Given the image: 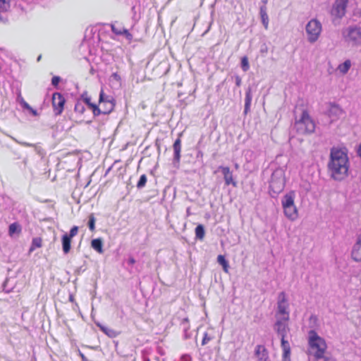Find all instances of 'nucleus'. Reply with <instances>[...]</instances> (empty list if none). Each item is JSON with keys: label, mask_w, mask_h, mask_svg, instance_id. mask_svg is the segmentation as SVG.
<instances>
[{"label": "nucleus", "mask_w": 361, "mask_h": 361, "mask_svg": "<svg viewBox=\"0 0 361 361\" xmlns=\"http://www.w3.org/2000/svg\"><path fill=\"white\" fill-rule=\"evenodd\" d=\"M349 159L347 153L339 148L332 147L328 169L331 177L335 180H342L348 176Z\"/></svg>", "instance_id": "f257e3e1"}, {"label": "nucleus", "mask_w": 361, "mask_h": 361, "mask_svg": "<svg viewBox=\"0 0 361 361\" xmlns=\"http://www.w3.org/2000/svg\"><path fill=\"white\" fill-rule=\"evenodd\" d=\"M294 116L295 121L293 126V130H295L298 134H311L314 132L315 123L307 109L296 107Z\"/></svg>", "instance_id": "f03ea898"}, {"label": "nucleus", "mask_w": 361, "mask_h": 361, "mask_svg": "<svg viewBox=\"0 0 361 361\" xmlns=\"http://www.w3.org/2000/svg\"><path fill=\"white\" fill-rule=\"evenodd\" d=\"M308 345L312 350L315 360H320L326 352L327 345L326 341L319 336L315 330L312 329L308 332Z\"/></svg>", "instance_id": "7ed1b4c3"}, {"label": "nucleus", "mask_w": 361, "mask_h": 361, "mask_svg": "<svg viewBox=\"0 0 361 361\" xmlns=\"http://www.w3.org/2000/svg\"><path fill=\"white\" fill-rule=\"evenodd\" d=\"M99 105H102V104H106L107 108H101L100 106L97 105V106L92 109L94 116H98L100 114L106 115L110 114L114 109L115 100L112 96L105 95L104 90H101L99 93Z\"/></svg>", "instance_id": "20e7f679"}, {"label": "nucleus", "mask_w": 361, "mask_h": 361, "mask_svg": "<svg viewBox=\"0 0 361 361\" xmlns=\"http://www.w3.org/2000/svg\"><path fill=\"white\" fill-rule=\"evenodd\" d=\"M342 35L348 44L356 47L361 45V27L350 25L343 30Z\"/></svg>", "instance_id": "39448f33"}, {"label": "nucleus", "mask_w": 361, "mask_h": 361, "mask_svg": "<svg viewBox=\"0 0 361 361\" xmlns=\"http://www.w3.org/2000/svg\"><path fill=\"white\" fill-rule=\"evenodd\" d=\"M284 179L281 171L274 172L269 182V192L271 196L277 195L284 188Z\"/></svg>", "instance_id": "423d86ee"}, {"label": "nucleus", "mask_w": 361, "mask_h": 361, "mask_svg": "<svg viewBox=\"0 0 361 361\" xmlns=\"http://www.w3.org/2000/svg\"><path fill=\"white\" fill-rule=\"evenodd\" d=\"M305 29L308 41L313 43L318 39L322 31V25L317 20L312 19L308 22Z\"/></svg>", "instance_id": "0eeeda50"}, {"label": "nucleus", "mask_w": 361, "mask_h": 361, "mask_svg": "<svg viewBox=\"0 0 361 361\" xmlns=\"http://www.w3.org/2000/svg\"><path fill=\"white\" fill-rule=\"evenodd\" d=\"M349 0H335L331 9L332 16L341 19L346 12V8Z\"/></svg>", "instance_id": "6e6552de"}, {"label": "nucleus", "mask_w": 361, "mask_h": 361, "mask_svg": "<svg viewBox=\"0 0 361 361\" xmlns=\"http://www.w3.org/2000/svg\"><path fill=\"white\" fill-rule=\"evenodd\" d=\"M52 106L55 115L59 116L61 114L63 110L66 99L59 92H54L52 94Z\"/></svg>", "instance_id": "1a4fd4ad"}, {"label": "nucleus", "mask_w": 361, "mask_h": 361, "mask_svg": "<svg viewBox=\"0 0 361 361\" xmlns=\"http://www.w3.org/2000/svg\"><path fill=\"white\" fill-rule=\"evenodd\" d=\"M288 305L286 298V293L281 292L279 295V300L277 302L278 313L284 315L282 318L286 320H289V312L287 311Z\"/></svg>", "instance_id": "9d476101"}, {"label": "nucleus", "mask_w": 361, "mask_h": 361, "mask_svg": "<svg viewBox=\"0 0 361 361\" xmlns=\"http://www.w3.org/2000/svg\"><path fill=\"white\" fill-rule=\"evenodd\" d=\"M288 320L281 318L278 319L274 324V329L278 334L281 338H286L288 332L289 331V327L288 324Z\"/></svg>", "instance_id": "9b49d317"}, {"label": "nucleus", "mask_w": 361, "mask_h": 361, "mask_svg": "<svg viewBox=\"0 0 361 361\" xmlns=\"http://www.w3.org/2000/svg\"><path fill=\"white\" fill-rule=\"evenodd\" d=\"M343 113L341 107L335 103L329 104V107L326 112V115L331 118V122L337 120Z\"/></svg>", "instance_id": "f8f14e48"}, {"label": "nucleus", "mask_w": 361, "mask_h": 361, "mask_svg": "<svg viewBox=\"0 0 361 361\" xmlns=\"http://www.w3.org/2000/svg\"><path fill=\"white\" fill-rule=\"evenodd\" d=\"M173 157L172 159V164L173 166L178 169L180 166V152H181V140L180 137H178L173 145Z\"/></svg>", "instance_id": "ddd939ff"}, {"label": "nucleus", "mask_w": 361, "mask_h": 361, "mask_svg": "<svg viewBox=\"0 0 361 361\" xmlns=\"http://www.w3.org/2000/svg\"><path fill=\"white\" fill-rule=\"evenodd\" d=\"M219 170L223 173L225 184L226 185H232L233 186L236 187L237 183L233 180V173L229 167L220 166L219 167Z\"/></svg>", "instance_id": "4468645a"}, {"label": "nucleus", "mask_w": 361, "mask_h": 361, "mask_svg": "<svg viewBox=\"0 0 361 361\" xmlns=\"http://www.w3.org/2000/svg\"><path fill=\"white\" fill-rule=\"evenodd\" d=\"M352 258L356 262H361V235H360L351 252Z\"/></svg>", "instance_id": "2eb2a0df"}, {"label": "nucleus", "mask_w": 361, "mask_h": 361, "mask_svg": "<svg viewBox=\"0 0 361 361\" xmlns=\"http://www.w3.org/2000/svg\"><path fill=\"white\" fill-rule=\"evenodd\" d=\"M255 354L259 360L268 361L269 360V353L264 345H257L255 350Z\"/></svg>", "instance_id": "dca6fc26"}, {"label": "nucleus", "mask_w": 361, "mask_h": 361, "mask_svg": "<svg viewBox=\"0 0 361 361\" xmlns=\"http://www.w3.org/2000/svg\"><path fill=\"white\" fill-rule=\"evenodd\" d=\"M283 209L285 216L290 221H294L298 218V214L295 205L283 207Z\"/></svg>", "instance_id": "f3484780"}, {"label": "nucleus", "mask_w": 361, "mask_h": 361, "mask_svg": "<svg viewBox=\"0 0 361 361\" xmlns=\"http://www.w3.org/2000/svg\"><path fill=\"white\" fill-rule=\"evenodd\" d=\"M295 199V192L293 191H290L286 195H285L281 200V204L283 207H292L295 205L294 204Z\"/></svg>", "instance_id": "a211bd4d"}, {"label": "nucleus", "mask_w": 361, "mask_h": 361, "mask_svg": "<svg viewBox=\"0 0 361 361\" xmlns=\"http://www.w3.org/2000/svg\"><path fill=\"white\" fill-rule=\"evenodd\" d=\"M252 99V89L248 87L245 92L244 114H247L250 111V106Z\"/></svg>", "instance_id": "6ab92c4d"}, {"label": "nucleus", "mask_w": 361, "mask_h": 361, "mask_svg": "<svg viewBox=\"0 0 361 361\" xmlns=\"http://www.w3.org/2000/svg\"><path fill=\"white\" fill-rule=\"evenodd\" d=\"M95 324L99 328V329L104 333L107 336H109V338H115L117 336L118 334L116 333V331H114V329H110V328H108L104 325H102L101 323L99 322H95Z\"/></svg>", "instance_id": "aec40b11"}, {"label": "nucleus", "mask_w": 361, "mask_h": 361, "mask_svg": "<svg viewBox=\"0 0 361 361\" xmlns=\"http://www.w3.org/2000/svg\"><path fill=\"white\" fill-rule=\"evenodd\" d=\"M62 250L64 254H68L71 247V238L67 236V233L62 235L61 238Z\"/></svg>", "instance_id": "412c9836"}, {"label": "nucleus", "mask_w": 361, "mask_h": 361, "mask_svg": "<svg viewBox=\"0 0 361 361\" xmlns=\"http://www.w3.org/2000/svg\"><path fill=\"white\" fill-rule=\"evenodd\" d=\"M259 13L262 19V23L264 26L265 29H267L269 25V17L267 13V6L265 5H262L260 6Z\"/></svg>", "instance_id": "4be33fe9"}, {"label": "nucleus", "mask_w": 361, "mask_h": 361, "mask_svg": "<svg viewBox=\"0 0 361 361\" xmlns=\"http://www.w3.org/2000/svg\"><path fill=\"white\" fill-rule=\"evenodd\" d=\"M180 325L183 326V331H184V335H183V337H184V339H189L191 338L192 336V334L191 332H188L189 329H190V324H189V319L188 318H184L181 323H180Z\"/></svg>", "instance_id": "5701e85b"}, {"label": "nucleus", "mask_w": 361, "mask_h": 361, "mask_svg": "<svg viewBox=\"0 0 361 361\" xmlns=\"http://www.w3.org/2000/svg\"><path fill=\"white\" fill-rule=\"evenodd\" d=\"M91 246L97 252L100 254L104 252L103 243L101 238L93 239L91 242Z\"/></svg>", "instance_id": "b1692460"}, {"label": "nucleus", "mask_w": 361, "mask_h": 361, "mask_svg": "<svg viewBox=\"0 0 361 361\" xmlns=\"http://www.w3.org/2000/svg\"><path fill=\"white\" fill-rule=\"evenodd\" d=\"M281 348L283 350V355L284 357L290 355V346L288 341L285 338H281Z\"/></svg>", "instance_id": "393cba45"}, {"label": "nucleus", "mask_w": 361, "mask_h": 361, "mask_svg": "<svg viewBox=\"0 0 361 361\" xmlns=\"http://www.w3.org/2000/svg\"><path fill=\"white\" fill-rule=\"evenodd\" d=\"M217 262L222 266L223 270L226 272H228L229 264L228 262L226 259L224 255H219L217 257Z\"/></svg>", "instance_id": "a878e982"}, {"label": "nucleus", "mask_w": 361, "mask_h": 361, "mask_svg": "<svg viewBox=\"0 0 361 361\" xmlns=\"http://www.w3.org/2000/svg\"><path fill=\"white\" fill-rule=\"evenodd\" d=\"M195 238L199 240H202L205 235L204 227L202 224H199L195 228Z\"/></svg>", "instance_id": "bb28decb"}, {"label": "nucleus", "mask_w": 361, "mask_h": 361, "mask_svg": "<svg viewBox=\"0 0 361 361\" xmlns=\"http://www.w3.org/2000/svg\"><path fill=\"white\" fill-rule=\"evenodd\" d=\"M351 66L350 60L345 61L343 63L340 64L338 67L339 71L343 74H346Z\"/></svg>", "instance_id": "cd10ccee"}, {"label": "nucleus", "mask_w": 361, "mask_h": 361, "mask_svg": "<svg viewBox=\"0 0 361 361\" xmlns=\"http://www.w3.org/2000/svg\"><path fill=\"white\" fill-rule=\"evenodd\" d=\"M13 284L11 283V281L8 279H6L2 284V290L6 293H11L13 290Z\"/></svg>", "instance_id": "c85d7f7f"}, {"label": "nucleus", "mask_w": 361, "mask_h": 361, "mask_svg": "<svg viewBox=\"0 0 361 361\" xmlns=\"http://www.w3.org/2000/svg\"><path fill=\"white\" fill-rule=\"evenodd\" d=\"M42 247V238L39 237H36L32 238V245L30 247V252H32L36 248H39Z\"/></svg>", "instance_id": "c756f323"}, {"label": "nucleus", "mask_w": 361, "mask_h": 361, "mask_svg": "<svg viewBox=\"0 0 361 361\" xmlns=\"http://www.w3.org/2000/svg\"><path fill=\"white\" fill-rule=\"evenodd\" d=\"M12 0H0V12H6L10 9Z\"/></svg>", "instance_id": "7c9ffc66"}, {"label": "nucleus", "mask_w": 361, "mask_h": 361, "mask_svg": "<svg viewBox=\"0 0 361 361\" xmlns=\"http://www.w3.org/2000/svg\"><path fill=\"white\" fill-rule=\"evenodd\" d=\"M240 66L244 72H247L250 69V63L247 56H244L241 58Z\"/></svg>", "instance_id": "2f4dec72"}, {"label": "nucleus", "mask_w": 361, "mask_h": 361, "mask_svg": "<svg viewBox=\"0 0 361 361\" xmlns=\"http://www.w3.org/2000/svg\"><path fill=\"white\" fill-rule=\"evenodd\" d=\"M95 221L96 219L94 216V214H90L88 217L87 226L91 231H94L95 229Z\"/></svg>", "instance_id": "473e14b6"}, {"label": "nucleus", "mask_w": 361, "mask_h": 361, "mask_svg": "<svg viewBox=\"0 0 361 361\" xmlns=\"http://www.w3.org/2000/svg\"><path fill=\"white\" fill-rule=\"evenodd\" d=\"M147 178L145 174H142L140 177L139 180L137 183V189L140 190L142 189L145 185L147 183Z\"/></svg>", "instance_id": "72a5a7b5"}, {"label": "nucleus", "mask_w": 361, "mask_h": 361, "mask_svg": "<svg viewBox=\"0 0 361 361\" xmlns=\"http://www.w3.org/2000/svg\"><path fill=\"white\" fill-rule=\"evenodd\" d=\"M74 110L75 112H78L79 114H83L85 110V106L83 105V102H82L80 100H78L75 104Z\"/></svg>", "instance_id": "f704fd0d"}, {"label": "nucleus", "mask_w": 361, "mask_h": 361, "mask_svg": "<svg viewBox=\"0 0 361 361\" xmlns=\"http://www.w3.org/2000/svg\"><path fill=\"white\" fill-rule=\"evenodd\" d=\"M20 225L18 223H13L9 226L8 232L10 235H12L15 233L20 232Z\"/></svg>", "instance_id": "c9c22d12"}, {"label": "nucleus", "mask_w": 361, "mask_h": 361, "mask_svg": "<svg viewBox=\"0 0 361 361\" xmlns=\"http://www.w3.org/2000/svg\"><path fill=\"white\" fill-rule=\"evenodd\" d=\"M78 232V227L76 226H74L70 230L69 233H67V236L70 238H72L73 237H74L77 235Z\"/></svg>", "instance_id": "e433bc0d"}, {"label": "nucleus", "mask_w": 361, "mask_h": 361, "mask_svg": "<svg viewBox=\"0 0 361 361\" xmlns=\"http://www.w3.org/2000/svg\"><path fill=\"white\" fill-rule=\"evenodd\" d=\"M81 99L82 100V102L86 104V105H87L88 104H90L91 102V98H90V97L88 96V94L86 92H83L82 94Z\"/></svg>", "instance_id": "4c0bfd02"}, {"label": "nucleus", "mask_w": 361, "mask_h": 361, "mask_svg": "<svg viewBox=\"0 0 361 361\" xmlns=\"http://www.w3.org/2000/svg\"><path fill=\"white\" fill-rule=\"evenodd\" d=\"M309 321L310 324V327H314L317 325L318 321L317 317L314 314H312L310 317Z\"/></svg>", "instance_id": "58836bf2"}, {"label": "nucleus", "mask_w": 361, "mask_h": 361, "mask_svg": "<svg viewBox=\"0 0 361 361\" xmlns=\"http://www.w3.org/2000/svg\"><path fill=\"white\" fill-rule=\"evenodd\" d=\"M111 30L112 32L116 34V35H123V28H118L114 25H111Z\"/></svg>", "instance_id": "ea45409f"}, {"label": "nucleus", "mask_w": 361, "mask_h": 361, "mask_svg": "<svg viewBox=\"0 0 361 361\" xmlns=\"http://www.w3.org/2000/svg\"><path fill=\"white\" fill-rule=\"evenodd\" d=\"M86 270V267H85V265H82V266H80L78 267H77L75 271H74V274L77 276H79L82 273H83Z\"/></svg>", "instance_id": "a19ab883"}, {"label": "nucleus", "mask_w": 361, "mask_h": 361, "mask_svg": "<svg viewBox=\"0 0 361 361\" xmlns=\"http://www.w3.org/2000/svg\"><path fill=\"white\" fill-rule=\"evenodd\" d=\"M20 106L25 109H31V106L23 99V97L19 99Z\"/></svg>", "instance_id": "79ce46f5"}, {"label": "nucleus", "mask_w": 361, "mask_h": 361, "mask_svg": "<svg viewBox=\"0 0 361 361\" xmlns=\"http://www.w3.org/2000/svg\"><path fill=\"white\" fill-rule=\"evenodd\" d=\"M212 340V338L209 336L207 332H204V336L202 341V345H206L209 341Z\"/></svg>", "instance_id": "37998d69"}, {"label": "nucleus", "mask_w": 361, "mask_h": 361, "mask_svg": "<svg viewBox=\"0 0 361 361\" xmlns=\"http://www.w3.org/2000/svg\"><path fill=\"white\" fill-rule=\"evenodd\" d=\"M232 78L234 79L235 85L237 87H240L242 84V79L240 75H234Z\"/></svg>", "instance_id": "c03bdc74"}, {"label": "nucleus", "mask_w": 361, "mask_h": 361, "mask_svg": "<svg viewBox=\"0 0 361 361\" xmlns=\"http://www.w3.org/2000/svg\"><path fill=\"white\" fill-rule=\"evenodd\" d=\"M60 81L61 78L59 76H54L51 79V85L55 87H57Z\"/></svg>", "instance_id": "a18cd8bd"}, {"label": "nucleus", "mask_w": 361, "mask_h": 361, "mask_svg": "<svg viewBox=\"0 0 361 361\" xmlns=\"http://www.w3.org/2000/svg\"><path fill=\"white\" fill-rule=\"evenodd\" d=\"M123 35H125L126 38L128 40H131L133 38V35L128 32V30L123 28Z\"/></svg>", "instance_id": "49530a36"}, {"label": "nucleus", "mask_w": 361, "mask_h": 361, "mask_svg": "<svg viewBox=\"0 0 361 361\" xmlns=\"http://www.w3.org/2000/svg\"><path fill=\"white\" fill-rule=\"evenodd\" d=\"M316 361H336V360L332 357L331 356H327L324 354V357L321 358L320 360H316Z\"/></svg>", "instance_id": "de8ad7c7"}, {"label": "nucleus", "mask_w": 361, "mask_h": 361, "mask_svg": "<svg viewBox=\"0 0 361 361\" xmlns=\"http://www.w3.org/2000/svg\"><path fill=\"white\" fill-rule=\"evenodd\" d=\"M180 360L182 361H191L192 357L189 354H184L181 356Z\"/></svg>", "instance_id": "09e8293b"}, {"label": "nucleus", "mask_w": 361, "mask_h": 361, "mask_svg": "<svg viewBox=\"0 0 361 361\" xmlns=\"http://www.w3.org/2000/svg\"><path fill=\"white\" fill-rule=\"evenodd\" d=\"M111 78L118 82H120L121 80V76L118 75V73H114L111 74Z\"/></svg>", "instance_id": "8fccbe9b"}, {"label": "nucleus", "mask_w": 361, "mask_h": 361, "mask_svg": "<svg viewBox=\"0 0 361 361\" xmlns=\"http://www.w3.org/2000/svg\"><path fill=\"white\" fill-rule=\"evenodd\" d=\"M128 265H133L135 263V259L133 257H130L127 261Z\"/></svg>", "instance_id": "3c124183"}, {"label": "nucleus", "mask_w": 361, "mask_h": 361, "mask_svg": "<svg viewBox=\"0 0 361 361\" xmlns=\"http://www.w3.org/2000/svg\"><path fill=\"white\" fill-rule=\"evenodd\" d=\"M78 355L81 357L82 361H88L87 358L84 355V354L80 350H78Z\"/></svg>", "instance_id": "603ef678"}, {"label": "nucleus", "mask_w": 361, "mask_h": 361, "mask_svg": "<svg viewBox=\"0 0 361 361\" xmlns=\"http://www.w3.org/2000/svg\"><path fill=\"white\" fill-rule=\"evenodd\" d=\"M19 143L22 146H24V147H33V146H35L34 144L28 143V142H20Z\"/></svg>", "instance_id": "864d4df0"}, {"label": "nucleus", "mask_w": 361, "mask_h": 361, "mask_svg": "<svg viewBox=\"0 0 361 361\" xmlns=\"http://www.w3.org/2000/svg\"><path fill=\"white\" fill-rule=\"evenodd\" d=\"M27 111H29V112H30V114H32V115H33V116H35L37 115V111H36V110H35V109H33L32 107H31V109H27Z\"/></svg>", "instance_id": "5fc2aeb1"}, {"label": "nucleus", "mask_w": 361, "mask_h": 361, "mask_svg": "<svg viewBox=\"0 0 361 361\" xmlns=\"http://www.w3.org/2000/svg\"><path fill=\"white\" fill-rule=\"evenodd\" d=\"M87 106V107H88L90 109H91V110L92 111V109H93L95 106H97V104H94V103L90 102V104H88Z\"/></svg>", "instance_id": "6e6d98bb"}, {"label": "nucleus", "mask_w": 361, "mask_h": 361, "mask_svg": "<svg viewBox=\"0 0 361 361\" xmlns=\"http://www.w3.org/2000/svg\"><path fill=\"white\" fill-rule=\"evenodd\" d=\"M33 147H35V150L37 153L38 154H41V151L42 150L39 147H37V145H35V146H33Z\"/></svg>", "instance_id": "4d7b16f0"}, {"label": "nucleus", "mask_w": 361, "mask_h": 361, "mask_svg": "<svg viewBox=\"0 0 361 361\" xmlns=\"http://www.w3.org/2000/svg\"><path fill=\"white\" fill-rule=\"evenodd\" d=\"M282 361H291L290 355H288L287 357H284V355H282Z\"/></svg>", "instance_id": "13d9d810"}, {"label": "nucleus", "mask_w": 361, "mask_h": 361, "mask_svg": "<svg viewBox=\"0 0 361 361\" xmlns=\"http://www.w3.org/2000/svg\"><path fill=\"white\" fill-rule=\"evenodd\" d=\"M190 208L188 207L187 210H186L187 216H190Z\"/></svg>", "instance_id": "bf43d9fd"}, {"label": "nucleus", "mask_w": 361, "mask_h": 361, "mask_svg": "<svg viewBox=\"0 0 361 361\" xmlns=\"http://www.w3.org/2000/svg\"><path fill=\"white\" fill-rule=\"evenodd\" d=\"M200 156H201V157H202V156H203V153H202V152H201V151H199V152H197V157H200Z\"/></svg>", "instance_id": "052dcab7"}, {"label": "nucleus", "mask_w": 361, "mask_h": 361, "mask_svg": "<svg viewBox=\"0 0 361 361\" xmlns=\"http://www.w3.org/2000/svg\"><path fill=\"white\" fill-rule=\"evenodd\" d=\"M101 106V108H107V104H102V105H99Z\"/></svg>", "instance_id": "680f3d73"}, {"label": "nucleus", "mask_w": 361, "mask_h": 361, "mask_svg": "<svg viewBox=\"0 0 361 361\" xmlns=\"http://www.w3.org/2000/svg\"><path fill=\"white\" fill-rule=\"evenodd\" d=\"M143 361H150V360H149V358H148V357H144Z\"/></svg>", "instance_id": "e2e57ef3"}, {"label": "nucleus", "mask_w": 361, "mask_h": 361, "mask_svg": "<svg viewBox=\"0 0 361 361\" xmlns=\"http://www.w3.org/2000/svg\"><path fill=\"white\" fill-rule=\"evenodd\" d=\"M263 5L266 6V4L267 3V0H263Z\"/></svg>", "instance_id": "0e129e2a"}, {"label": "nucleus", "mask_w": 361, "mask_h": 361, "mask_svg": "<svg viewBox=\"0 0 361 361\" xmlns=\"http://www.w3.org/2000/svg\"><path fill=\"white\" fill-rule=\"evenodd\" d=\"M70 300H71V301H73V295H70Z\"/></svg>", "instance_id": "69168bd1"}, {"label": "nucleus", "mask_w": 361, "mask_h": 361, "mask_svg": "<svg viewBox=\"0 0 361 361\" xmlns=\"http://www.w3.org/2000/svg\"><path fill=\"white\" fill-rule=\"evenodd\" d=\"M110 170H111V167H110V168H109V169H107V171H106V174L107 173H109V171H110Z\"/></svg>", "instance_id": "338daca9"}, {"label": "nucleus", "mask_w": 361, "mask_h": 361, "mask_svg": "<svg viewBox=\"0 0 361 361\" xmlns=\"http://www.w3.org/2000/svg\"><path fill=\"white\" fill-rule=\"evenodd\" d=\"M41 59V56H39L38 58H37V61H39Z\"/></svg>", "instance_id": "774afa93"}]
</instances>
